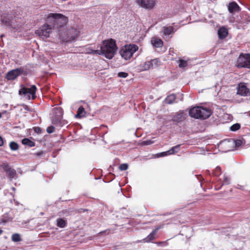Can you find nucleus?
<instances>
[{
  "label": "nucleus",
  "mask_w": 250,
  "mask_h": 250,
  "mask_svg": "<svg viewBox=\"0 0 250 250\" xmlns=\"http://www.w3.org/2000/svg\"><path fill=\"white\" fill-rule=\"evenodd\" d=\"M51 32V26L48 24H44L40 29L36 30L35 33L43 39L44 38L49 37Z\"/></svg>",
  "instance_id": "8"
},
{
  "label": "nucleus",
  "mask_w": 250,
  "mask_h": 250,
  "mask_svg": "<svg viewBox=\"0 0 250 250\" xmlns=\"http://www.w3.org/2000/svg\"><path fill=\"white\" fill-rule=\"evenodd\" d=\"M12 240L14 242H19L21 240L20 234L18 233H15L12 236Z\"/></svg>",
  "instance_id": "31"
},
{
  "label": "nucleus",
  "mask_w": 250,
  "mask_h": 250,
  "mask_svg": "<svg viewBox=\"0 0 250 250\" xmlns=\"http://www.w3.org/2000/svg\"><path fill=\"white\" fill-rule=\"evenodd\" d=\"M34 155L39 157L42 156L44 155V152L42 151H41L40 152L35 153Z\"/></svg>",
  "instance_id": "40"
},
{
  "label": "nucleus",
  "mask_w": 250,
  "mask_h": 250,
  "mask_svg": "<svg viewBox=\"0 0 250 250\" xmlns=\"http://www.w3.org/2000/svg\"><path fill=\"white\" fill-rule=\"evenodd\" d=\"M12 17L7 14H3L1 16V21L5 25H10Z\"/></svg>",
  "instance_id": "16"
},
{
  "label": "nucleus",
  "mask_w": 250,
  "mask_h": 250,
  "mask_svg": "<svg viewBox=\"0 0 250 250\" xmlns=\"http://www.w3.org/2000/svg\"><path fill=\"white\" fill-rule=\"evenodd\" d=\"M212 114L211 110L204 106H196L191 108L189 111V115L195 119H206Z\"/></svg>",
  "instance_id": "3"
},
{
  "label": "nucleus",
  "mask_w": 250,
  "mask_h": 250,
  "mask_svg": "<svg viewBox=\"0 0 250 250\" xmlns=\"http://www.w3.org/2000/svg\"><path fill=\"white\" fill-rule=\"evenodd\" d=\"M36 87L35 85L29 88L23 87L19 91V94L22 95L27 100L34 99L36 98Z\"/></svg>",
  "instance_id": "6"
},
{
  "label": "nucleus",
  "mask_w": 250,
  "mask_h": 250,
  "mask_svg": "<svg viewBox=\"0 0 250 250\" xmlns=\"http://www.w3.org/2000/svg\"><path fill=\"white\" fill-rule=\"evenodd\" d=\"M101 49L105 57L111 59L115 55L117 47L115 41L113 39H110L103 42Z\"/></svg>",
  "instance_id": "2"
},
{
  "label": "nucleus",
  "mask_w": 250,
  "mask_h": 250,
  "mask_svg": "<svg viewBox=\"0 0 250 250\" xmlns=\"http://www.w3.org/2000/svg\"><path fill=\"white\" fill-rule=\"evenodd\" d=\"M186 115V114L183 112L177 113L173 117L172 120L177 123L181 122L185 119Z\"/></svg>",
  "instance_id": "15"
},
{
  "label": "nucleus",
  "mask_w": 250,
  "mask_h": 250,
  "mask_svg": "<svg viewBox=\"0 0 250 250\" xmlns=\"http://www.w3.org/2000/svg\"><path fill=\"white\" fill-rule=\"evenodd\" d=\"M174 28L172 26L164 27L163 30V34L165 36H169L174 32Z\"/></svg>",
  "instance_id": "18"
},
{
  "label": "nucleus",
  "mask_w": 250,
  "mask_h": 250,
  "mask_svg": "<svg viewBox=\"0 0 250 250\" xmlns=\"http://www.w3.org/2000/svg\"><path fill=\"white\" fill-rule=\"evenodd\" d=\"M228 34V30L224 27L220 28L218 30V37L220 39H224L227 36Z\"/></svg>",
  "instance_id": "17"
},
{
  "label": "nucleus",
  "mask_w": 250,
  "mask_h": 250,
  "mask_svg": "<svg viewBox=\"0 0 250 250\" xmlns=\"http://www.w3.org/2000/svg\"><path fill=\"white\" fill-rule=\"evenodd\" d=\"M90 49H91V48H89V47H88V48H87L86 49V53H87V52H88V51H90Z\"/></svg>",
  "instance_id": "43"
},
{
  "label": "nucleus",
  "mask_w": 250,
  "mask_h": 250,
  "mask_svg": "<svg viewBox=\"0 0 250 250\" xmlns=\"http://www.w3.org/2000/svg\"><path fill=\"white\" fill-rule=\"evenodd\" d=\"M59 38L62 42L71 43L76 40L79 35V31L76 28H67L62 27L57 30Z\"/></svg>",
  "instance_id": "1"
},
{
  "label": "nucleus",
  "mask_w": 250,
  "mask_h": 250,
  "mask_svg": "<svg viewBox=\"0 0 250 250\" xmlns=\"http://www.w3.org/2000/svg\"><path fill=\"white\" fill-rule=\"evenodd\" d=\"M152 143H153V141H152L151 140H147V141H144L143 142V144L144 145H149L152 144Z\"/></svg>",
  "instance_id": "39"
},
{
  "label": "nucleus",
  "mask_w": 250,
  "mask_h": 250,
  "mask_svg": "<svg viewBox=\"0 0 250 250\" xmlns=\"http://www.w3.org/2000/svg\"><path fill=\"white\" fill-rule=\"evenodd\" d=\"M135 1L138 5L146 9L153 8L155 3V0H135Z\"/></svg>",
  "instance_id": "9"
},
{
  "label": "nucleus",
  "mask_w": 250,
  "mask_h": 250,
  "mask_svg": "<svg viewBox=\"0 0 250 250\" xmlns=\"http://www.w3.org/2000/svg\"><path fill=\"white\" fill-rule=\"evenodd\" d=\"M87 53L95 55H103V51L101 48L100 50H94L92 49H90V51H88Z\"/></svg>",
  "instance_id": "27"
},
{
  "label": "nucleus",
  "mask_w": 250,
  "mask_h": 250,
  "mask_svg": "<svg viewBox=\"0 0 250 250\" xmlns=\"http://www.w3.org/2000/svg\"><path fill=\"white\" fill-rule=\"evenodd\" d=\"M66 225V220L63 218H58L57 220V226L61 228H64Z\"/></svg>",
  "instance_id": "25"
},
{
  "label": "nucleus",
  "mask_w": 250,
  "mask_h": 250,
  "mask_svg": "<svg viewBox=\"0 0 250 250\" xmlns=\"http://www.w3.org/2000/svg\"><path fill=\"white\" fill-rule=\"evenodd\" d=\"M128 166L127 164L124 163L121 164L119 167L120 170L124 171L125 170L128 168Z\"/></svg>",
  "instance_id": "34"
},
{
  "label": "nucleus",
  "mask_w": 250,
  "mask_h": 250,
  "mask_svg": "<svg viewBox=\"0 0 250 250\" xmlns=\"http://www.w3.org/2000/svg\"><path fill=\"white\" fill-rule=\"evenodd\" d=\"M54 110L55 111H56V113H59V115L57 117V120H55V119H53V124H57L58 123L60 122L62 119V110L60 107L54 108Z\"/></svg>",
  "instance_id": "19"
},
{
  "label": "nucleus",
  "mask_w": 250,
  "mask_h": 250,
  "mask_svg": "<svg viewBox=\"0 0 250 250\" xmlns=\"http://www.w3.org/2000/svg\"><path fill=\"white\" fill-rule=\"evenodd\" d=\"M152 43L155 47H161L163 46V41L160 39H154L151 40Z\"/></svg>",
  "instance_id": "23"
},
{
  "label": "nucleus",
  "mask_w": 250,
  "mask_h": 250,
  "mask_svg": "<svg viewBox=\"0 0 250 250\" xmlns=\"http://www.w3.org/2000/svg\"><path fill=\"white\" fill-rule=\"evenodd\" d=\"M86 112L83 106H80L79 107L77 110V113L76 115V118H82L84 117L85 116Z\"/></svg>",
  "instance_id": "21"
},
{
  "label": "nucleus",
  "mask_w": 250,
  "mask_h": 250,
  "mask_svg": "<svg viewBox=\"0 0 250 250\" xmlns=\"http://www.w3.org/2000/svg\"><path fill=\"white\" fill-rule=\"evenodd\" d=\"M180 149V145H176L173 147H172L171 148H170L169 150H168V152H169V154H173L175 153L178 152Z\"/></svg>",
  "instance_id": "26"
},
{
  "label": "nucleus",
  "mask_w": 250,
  "mask_h": 250,
  "mask_svg": "<svg viewBox=\"0 0 250 250\" xmlns=\"http://www.w3.org/2000/svg\"><path fill=\"white\" fill-rule=\"evenodd\" d=\"M47 19L48 21L52 23L53 28L58 29L65 27L68 21L66 17L60 13H50Z\"/></svg>",
  "instance_id": "4"
},
{
  "label": "nucleus",
  "mask_w": 250,
  "mask_h": 250,
  "mask_svg": "<svg viewBox=\"0 0 250 250\" xmlns=\"http://www.w3.org/2000/svg\"><path fill=\"white\" fill-rule=\"evenodd\" d=\"M157 229L153 230L146 237L143 239V241L145 242H150L153 240L155 238Z\"/></svg>",
  "instance_id": "20"
},
{
  "label": "nucleus",
  "mask_w": 250,
  "mask_h": 250,
  "mask_svg": "<svg viewBox=\"0 0 250 250\" xmlns=\"http://www.w3.org/2000/svg\"><path fill=\"white\" fill-rule=\"evenodd\" d=\"M3 144V139L2 138V137H1L0 136V146H2Z\"/></svg>",
  "instance_id": "41"
},
{
  "label": "nucleus",
  "mask_w": 250,
  "mask_h": 250,
  "mask_svg": "<svg viewBox=\"0 0 250 250\" xmlns=\"http://www.w3.org/2000/svg\"><path fill=\"white\" fill-rule=\"evenodd\" d=\"M188 65V62L183 60H179V67L180 68H185Z\"/></svg>",
  "instance_id": "30"
},
{
  "label": "nucleus",
  "mask_w": 250,
  "mask_h": 250,
  "mask_svg": "<svg viewBox=\"0 0 250 250\" xmlns=\"http://www.w3.org/2000/svg\"><path fill=\"white\" fill-rule=\"evenodd\" d=\"M240 128V125L238 123L235 124L230 127V130L236 131Z\"/></svg>",
  "instance_id": "32"
},
{
  "label": "nucleus",
  "mask_w": 250,
  "mask_h": 250,
  "mask_svg": "<svg viewBox=\"0 0 250 250\" xmlns=\"http://www.w3.org/2000/svg\"><path fill=\"white\" fill-rule=\"evenodd\" d=\"M236 65L238 68H250V54L241 53L237 59Z\"/></svg>",
  "instance_id": "7"
},
{
  "label": "nucleus",
  "mask_w": 250,
  "mask_h": 250,
  "mask_svg": "<svg viewBox=\"0 0 250 250\" xmlns=\"http://www.w3.org/2000/svg\"><path fill=\"white\" fill-rule=\"evenodd\" d=\"M229 182H230L229 177L226 175H224L223 184V185H228L229 184Z\"/></svg>",
  "instance_id": "33"
},
{
  "label": "nucleus",
  "mask_w": 250,
  "mask_h": 250,
  "mask_svg": "<svg viewBox=\"0 0 250 250\" xmlns=\"http://www.w3.org/2000/svg\"><path fill=\"white\" fill-rule=\"evenodd\" d=\"M237 94L242 96H247L249 93V89L246 85L243 83H240L237 86Z\"/></svg>",
  "instance_id": "12"
},
{
  "label": "nucleus",
  "mask_w": 250,
  "mask_h": 250,
  "mask_svg": "<svg viewBox=\"0 0 250 250\" xmlns=\"http://www.w3.org/2000/svg\"><path fill=\"white\" fill-rule=\"evenodd\" d=\"M21 143L23 145L27 146L29 147L34 146L35 145V144L34 142L29 140L28 138H24L22 139L21 141Z\"/></svg>",
  "instance_id": "24"
},
{
  "label": "nucleus",
  "mask_w": 250,
  "mask_h": 250,
  "mask_svg": "<svg viewBox=\"0 0 250 250\" xmlns=\"http://www.w3.org/2000/svg\"><path fill=\"white\" fill-rule=\"evenodd\" d=\"M40 130L41 129L39 127H36L35 128V131L37 132H39L40 131Z\"/></svg>",
  "instance_id": "42"
},
{
  "label": "nucleus",
  "mask_w": 250,
  "mask_h": 250,
  "mask_svg": "<svg viewBox=\"0 0 250 250\" xmlns=\"http://www.w3.org/2000/svg\"><path fill=\"white\" fill-rule=\"evenodd\" d=\"M171 155L170 154H169V152H168V150L165 152H163L160 153H158L157 154L158 157H164L167 155Z\"/></svg>",
  "instance_id": "36"
},
{
  "label": "nucleus",
  "mask_w": 250,
  "mask_h": 250,
  "mask_svg": "<svg viewBox=\"0 0 250 250\" xmlns=\"http://www.w3.org/2000/svg\"><path fill=\"white\" fill-rule=\"evenodd\" d=\"M12 189L14 190H15V188H13Z\"/></svg>",
  "instance_id": "48"
},
{
  "label": "nucleus",
  "mask_w": 250,
  "mask_h": 250,
  "mask_svg": "<svg viewBox=\"0 0 250 250\" xmlns=\"http://www.w3.org/2000/svg\"><path fill=\"white\" fill-rule=\"evenodd\" d=\"M23 72V70L21 68L12 70L7 73L6 78L8 80H14Z\"/></svg>",
  "instance_id": "11"
},
{
  "label": "nucleus",
  "mask_w": 250,
  "mask_h": 250,
  "mask_svg": "<svg viewBox=\"0 0 250 250\" xmlns=\"http://www.w3.org/2000/svg\"><path fill=\"white\" fill-rule=\"evenodd\" d=\"M235 144L236 147L240 146L243 143V141L241 140H236L235 141Z\"/></svg>",
  "instance_id": "37"
},
{
  "label": "nucleus",
  "mask_w": 250,
  "mask_h": 250,
  "mask_svg": "<svg viewBox=\"0 0 250 250\" xmlns=\"http://www.w3.org/2000/svg\"><path fill=\"white\" fill-rule=\"evenodd\" d=\"M228 10L230 13L239 12L241 9L235 2H231L229 4Z\"/></svg>",
  "instance_id": "14"
},
{
  "label": "nucleus",
  "mask_w": 250,
  "mask_h": 250,
  "mask_svg": "<svg viewBox=\"0 0 250 250\" xmlns=\"http://www.w3.org/2000/svg\"><path fill=\"white\" fill-rule=\"evenodd\" d=\"M1 117V113H0V118Z\"/></svg>",
  "instance_id": "47"
},
{
  "label": "nucleus",
  "mask_w": 250,
  "mask_h": 250,
  "mask_svg": "<svg viewBox=\"0 0 250 250\" xmlns=\"http://www.w3.org/2000/svg\"><path fill=\"white\" fill-rule=\"evenodd\" d=\"M3 231L2 229L0 228V235L2 233Z\"/></svg>",
  "instance_id": "45"
},
{
  "label": "nucleus",
  "mask_w": 250,
  "mask_h": 250,
  "mask_svg": "<svg viewBox=\"0 0 250 250\" xmlns=\"http://www.w3.org/2000/svg\"><path fill=\"white\" fill-rule=\"evenodd\" d=\"M157 62L158 61L156 59L146 62L143 66V69L144 70H147L154 66L156 67L157 66Z\"/></svg>",
  "instance_id": "13"
},
{
  "label": "nucleus",
  "mask_w": 250,
  "mask_h": 250,
  "mask_svg": "<svg viewBox=\"0 0 250 250\" xmlns=\"http://www.w3.org/2000/svg\"><path fill=\"white\" fill-rule=\"evenodd\" d=\"M128 74L126 72H121L118 74V76L120 78H126Z\"/></svg>",
  "instance_id": "35"
},
{
  "label": "nucleus",
  "mask_w": 250,
  "mask_h": 250,
  "mask_svg": "<svg viewBox=\"0 0 250 250\" xmlns=\"http://www.w3.org/2000/svg\"><path fill=\"white\" fill-rule=\"evenodd\" d=\"M3 36H4V35H1L0 36V37H1V38H2V37H3Z\"/></svg>",
  "instance_id": "46"
},
{
  "label": "nucleus",
  "mask_w": 250,
  "mask_h": 250,
  "mask_svg": "<svg viewBox=\"0 0 250 250\" xmlns=\"http://www.w3.org/2000/svg\"><path fill=\"white\" fill-rule=\"evenodd\" d=\"M175 95L174 94H172L167 97V98L165 100V102L167 104H172L175 102Z\"/></svg>",
  "instance_id": "22"
},
{
  "label": "nucleus",
  "mask_w": 250,
  "mask_h": 250,
  "mask_svg": "<svg viewBox=\"0 0 250 250\" xmlns=\"http://www.w3.org/2000/svg\"><path fill=\"white\" fill-rule=\"evenodd\" d=\"M248 21H250V18H249V19L248 20Z\"/></svg>",
  "instance_id": "49"
},
{
  "label": "nucleus",
  "mask_w": 250,
  "mask_h": 250,
  "mask_svg": "<svg viewBox=\"0 0 250 250\" xmlns=\"http://www.w3.org/2000/svg\"><path fill=\"white\" fill-rule=\"evenodd\" d=\"M1 167L7 174L8 178L11 180L16 175V172L15 169L6 163H3L1 165Z\"/></svg>",
  "instance_id": "10"
},
{
  "label": "nucleus",
  "mask_w": 250,
  "mask_h": 250,
  "mask_svg": "<svg viewBox=\"0 0 250 250\" xmlns=\"http://www.w3.org/2000/svg\"><path fill=\"white\" fill-rule=\"evenodd\" d=\"M138 47L135 44H126L120 50V53L125 60H129L133 54L138 50Z\"/></svg>",
  "instance_id": "5"
},
{
  "label": "nucleus",
  "mask_w": 250,
  "mask_h": 250,
  "mask_svg": "<svg viewBox=\"0 0 250 250\" xmlns=\"http://www.w3.org/2000/svg\"><path fill=\"white\" fill-rule=\"evenodd\" d=\"M24 109H26V110H28V107L27 106H25V107H24Z\"/></svg>",
  "instance_id": "44"
},
{
  "label": "nucleus",
  "mask_w": 250,
  "mask_h": 250,
  "mask_svg": "<svg viewBox=\"0 0 250 250\" xmlns=\"http://www.w3.org/2000/svg\"><path fill=\"white\" fill-rule=\"evenodd\" d=\"M213 175L215 176H219L221 174V167L217 166L213 170Z\"/></svg>",
  "instance_id": "29"
},
{
  "label": "nucleus",
  "mask_w": 250,
  "mask_h": 250,
  "mask_svg": "<svg viewBox=\"0 0 250 250\" xmlns=\"http://www.w3.org/2000/svg\"><path fill=\"white\" fill-rule=\"evenodd\" d=\"M54 130H55V128L53 126L48 127L47 128V132L48 133H53V132H54Z\"/></svg>",
  "instance_id": "38"
},
{
  "label": "nucleus",
  "mask_w": 250,
  "mask_h": 250,
  "mask_svg": "<svg viewBox=\"0 0 250 250\" xmlns=\"http://www.w3.org/2000/svg\"><path fill=\"white\" fill-rule=\"evenodd\" d=\"M9 146L13 151L17 150L19 148L18 144L15 142H11L9 144Z\"/></svg>",
  "instance_id": "28"
}]
</instances>
